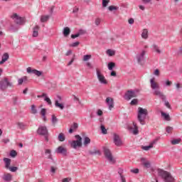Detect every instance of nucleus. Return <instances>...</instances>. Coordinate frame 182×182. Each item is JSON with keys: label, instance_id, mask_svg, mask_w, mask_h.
I'll use <instances>...</instances> for the list:
<instances>
[{"label": "nucleus", "instance_id": "obj_46", "mask_svg": "<svg viewBox=\"0 0 182 182\" xmlns=\"http://www.w3.org/2000/svg\"><path fill=\"white\" fill-rule=\"evenodd\" d=\"M109 2H110V0H102L103 8H106V6H107V5H109Z\"/></svg>", "mask_w": 182, "mask_h": 182}, {"label": "nucleus", "instance_id": "obj_63", "mask_svg": "<svg viewBox=\"0 0 182 182\" xmlns=\"http://www.w3.org/2000/svg\"><path fill=\"white\" fill-rule=\"evenodd\" d=\"M117 74L115 71L112 70L110 73V76L116 77Z\"/></svg>", "mask_w": 182, "mask_h": 182}, {"label": "nucleus", "instance_id": "obj_5", "mask_svg": "<svg viewBox=\"0 0 182 182\" xmlns=\"http://www.w3.org/2000/svg\"><path fill=\"white\" fill-rule=\"evenodd\" d=\"M9 87H14V83L9 77H4L0 80V90L5 92Z\"/></svg>", "mask_w": 182, "mask_h": 182}, {"label": "nucleus", "instance_id": "obj_39", "mask_svg": "<svg viewBox=\"0 0 182 182\" xmlns=\"http://www.w3.org/2000/svg\"><path fill=\"white\" fill-rule=\"evenodd\" d=\"M109 11H110V12H113V11H117L119 9V6H109L108 7Z\"/></svg>", "mask_w": 182, "mask_h": 182}, {"label": "nucleus", "instance_id": "obj_50", "mask_svg": "<svg viewBox=\"0 0 182 182\" xmlns=\"http://www.w3.org/2000/svg\"><path fill=\"white\" fill-rule=\"evenodd\" d=\"M77 127H79V124H77V123L74 122L73 125H71V128L73 130H76V129H77Z\"/></svg>", "mask_w": 182, "mask_h": 182}, {"label": "nucleus", "instance_id": "obj_38", "mask_svg": "<svg viewBox=\"0 0 182 182\" xmlns=\"http://www.w3.org/2000/svg\"><path fill=\"white\" fill-rule=\"evenodd\" d=\"M26 80H27V77H23L22 78H19L18 80V85L19 86H21V85H22V83H23V82H25Z\"/></svg>", "mask_w": 182, "mask_h": 182}, {"label": "nucleus", "instance_id": "obj_49", "mask_svg": "<svg viewBox=\"0 0 182 182\" xmlns=\"http://www.w3.org/2000/svg\"><path fill=\"white\" fill-rule=\"evenodd\" d=\"M10 171H11L12 173H15V171H16L18 170V167L16 166H10L8 168Z\"/></svg>", "mask_w": 182, "mask_h": 182}, {"label": "nucleus", "instance_id": "obj_35", "mask_svg": "<svg viewBox=\"0 0 182 182\" xmlns=\"http://www.w3.org/2000/svg\"><path fill=\"white\" fill-rule=\"evenodd\" d=\"M83 144L84 146H87L88 144H90V138L85 136Z\"/></svg>", "mask_w": 182, "mask_h": 182}, {"label": "nucleus", "instance_id": "obj_12", "mask_svg": "<svg viewBox=\"0 0 182 182\" xmlns=\"http://www.w3.org/2000/svg\"><path fill=\"white\" fill-rule=\"evenodd\" d=\"M55 151L58 154H62V156H63L64 157H66V156H68V149L62 146H58L56 149Z\"/></svg>", "mask_w": 182, "mask_h": 182}, {"label": "nucleus", "instance_id": "obj_55", "mask_svg": "<svg viewBox=\"0 0 182 182\" xmlns=\"http://www.w3.org/2000/svg\"><path fill=\"white\" fill-rule=\"evenodd\" d=\"M154 75H155L156 76H160V70H159V69L155 70Z\"/></svg>", "mask_w": 182, "mask_h": 182}, {"label": "nucleus", "instance_id": "obj_59", "mask_svg": "<svg viewBox=\"0 0 182 182\" xmlns=\"http://www.w3.org/2000/svg\"><path fill=\"white\" fill-rule=\"evenodd\" d=\"M50 173H53V174H55V173H56V168L51 166L50 167Z\"/></svg>", "mask_w": 182, "mask_h": 182}, {"label": "nucleus", "instance_id": "obj_40", "mask_svg": "<svg viewBox=\"0 0 182 182\" xmlns=\"http://www.w3.org/2000/svg\"><path fill=\"white\" fill-rule=\"evenodd\" d=\"M31 113L32 114H36L38 113V109H36L35 105H31Z\"/></svg>", "mask_w": 182, "mask_h": 182}, {"label": "nucleus", "instance_id": "obj_4", "mask_svg": "<svg viewBox=\"0 0 182 182\" xmlns=\"http://www.w3.org/2000/svg\"><path fill=\"white\" fill-rule=\"evenodd\" d=\"M139 95H140V89L139 88L128 90L124 95V99H125V100H132L133 97H137Z\"/></svg>", "mask_w": 182, "mask_h": 182}, {"label": "nucleus", "instance_id": "obj_60", "mask_svg": "<svg viewBox=\"0 0 182 182\" xmlns=\"http://www.w3.org/2000/svg\"><path fill=\"white\" fill-rule=\"evenodd\" d=\"M171 130H173V127H166V133H170V132H171Z\"/></svg>", "mask_w": 182, "mask_h": 182}, {"label": "nucleus", "instance_id": "obj_21", "mask_svg": "<svg viewBox=\"0 0 182 182\" xmlns=\"http://www.w3.org/2000/svg\"><path fill=\"white\" fill-rule=\"evenodd\" d=\"M88 153L90 156H96V155L101 156V154H102L100 151L97 150L96 149H95L94 151H89Z\"/></svg>", "mask_w": 182, "mask_h": 182}, {"label": "nucleus", "instance_id": "obj_6", "mask_svg": "<svg viewBox=\"0 0 182 182\" xmlns=\"http://www.w3.org/2000/svg\"><path fill=\"white\" fill-rule=\"evenodd\" d=\"M75 139L71 142V147L73 149H77V147H82V136L80 135H75Z\"/></svg>", "mask_w": 182, "mask_h": 182}, {"label": "nucleus", "instance_id": "obj_61", "mask_svg": "<svg viewBox=\"0 0 182 182\" xmlns=\"http://www.w3.org/2000/svg\"><path fill=\"white\" fill-rule=\"evenodd\" d=\"M97 116H102L103 114V112L101 109H98L97 112Z\"/></svg>", "mask_w": 182, "mask_h": 182}, {"label": "nucleus", "instance_id": "obj_56", "mask_svg": "<svg viewBox=\"0 0 182 182\" xmlns=\"http://www.w3.org/2000/svg\"><path fill=\"white\" fill-rule=\"evenodd\" d=\"M100 22H101L100 18H97V19H95V25H96L97 26H99V25H100Z\"/></svg>", "mask_w": 182, "mask_h": 182}, {"label": "nucleus", "instance_id": "obj_64", "mask_svg": "<svg viewBox=\"0 0 182 182\" xmlns=\"http://www.w3.org/2000/svg\"><path fill=\"white\" fill-rule=\"evenodd\" d=\"M69 181H70L69 178H65L63 179L62 182H69Z\"/></svg>", "mask_w": 182, "mask_h": 182}, {"label": "nucleus", "instance_id": "obj_20", "mask_svg": "<svg viewBox=\"0 0 182 182\" xmlns=\"http://www.w3.org/2000/svg\"><path fill=\"white\" fill-rule=\"evenodd\" d=\"M17 126L20 130H26V127H28V124L23 122H18Z\"/></svg>", "mask_w": 182, "mask_h": 182}, {"label": "nucleus", "instance_id": "obj_9", "mask_svg": "<svg viewBox=\"0 0 182 182\" xmlns=\"http://www.w3.org/2000/svg\"><path fill=\"white\" fill-rule=\"evenodd\" d=\"M113 141L117 147H120V146L123 144V141H122V139H120V136L116 133H114L113 134Z\"/></svg>", "mask_w": 182, "mask_h": 182}, {"label": "nucleus", "instance_id": "obj_18", "mask_svg": "<svg viewBox=\"0 0 182 182\" xmlns=\"http://www.w3.org/2000/svg\"><path fill=\"white\" fill-rule=\"evenodd\" d=\"M3 180L6 182L12 181V175L11 173H6L3 176Z\"/></svg>", "mask_w": 182, "mask_h": 182}, {"label": "nucleus", "instance_id": "obj_1", "mask_svg": "<svg viewBox=\"0 0 182 182\" xmlns=\"http://www.w3.org/2000/svg\"><path fill=\"white\" fill-rule=\"evenodd\" d=\"M151 88L154 90V95L155 96H158L159 99H161L163 102L165 103V106L168 107V109H171V105H170V102L166 100V95L160 91V86L156 82H154V78H151L150 80Z\"/></svg>", "mask_w": 182, "mask_h": 182}, {"label": "nucleus", "instance_id": "obj_33", "mask_svg": "<svg viewBox=\"0 0 182 182\" xmlns=\"http://www.w3.org/2000/svg\"><path fill=\"white\" fill-rule=\"evenodd\" d=\"M51 123H52V124H53V126H55V124H56V123H58V118L56 117V116L55 114H53L51 117Z\"/></svg>", "mask_w": 182, "mask_h": 182}, {"label": "nucleus", "instance_id": "obj_14", "mask_svg": "<svg viewBox=\"0 0 182 182\" xmlns=\"http://www.w3.org/2000/svg\"><path fill=\"white\" fill-rule=\"evenodd\" d=\"M27 73H30L31 75H36V76H42V71H39L36 69H32V68H27Z\"/></svg>", "mask_w": 182, "mask_h": 182}, {"label": "nucleus", "instance_id": "obj_2", "mask_svg": "<svg viewBox=\"0 0 182 182\" xmlns=\"http://www.w3.org/2000/svg\"><path fill=\"white\" fill-rule=\"evenodd\" d=\"M158 176L164 180V182H175L176 179L171 176V173L167 171L158 168Z\"/></svg>", "mask_w": 182, "mask_h": 182}, {"label": "nucleus", "instance_id": "obj_57", "mask_svg": "<svg viewBox=\"0 0 182 182\" xmlns=\"http://www.w3.org/2000/svg\"><path fill=\"white\" fill-rule=\"evenodd\" d=\"M73 62H75V55H73V58L71 59V60L68 63V66H70Z\"/></svg>", "mask_w": 182, "mask_h": 182}, {"label": "nucleus", "instance_id": "obj_23", "mask_svg": "<svg viewBox=\"0 0 182 182\" xmlns=\"http://www.w3.org/2000/svg\"><path fill=\"white\" fill-rule=\"evenodd\" d=\"M55 107H58V109H60V110H63V109H65V105L62 103H59V100L55 101Z\"/></svg>", "mask_w": 182, "mask_h": 182}, {"label": "nucleus", "instance_id": "obj_19", "mask_svg": "<svg viewBox=\"0 0 182 182\" xmlns=\"http://www.w3.org/2000/svg\"><path fill=\"white\" fill-rule=\"evenodd\" d=\"M39 35V26H36L33 30V38H38Z\"/></svg>", "mask_w": 182, "mask_h": 182}, {"label": "nucleus", "instance_id": "obj_27", "mask_svg": "<svg viewBox=\"0 0 182 182\" xmlns=\"http://www.w3.org/2000/svg\"><path fill=\"white\" fill-rule=\"evenodd\" d=\"M148 33L149 31H147V29H144L141 33V38H143V39H147V38H149Z\"/></svg>", "mask_w": 182, "mask_h": 182}, {"label": "nucleus", "instance_id": "obj_3", "mask_svg": "<svg viewBox=\"0 0 182 182\" xmlns=\"http://www.w3.org/2000/svg\"><path fill=\"white\" fill-rule=\"evenodd\" d=\"M148 114L149 112L147 111V109H144L140 107L138 108L137 119L141 124H146V123H144V121L146 120V117Z\"/></svg>", "mask_w": 182, "mask_h": 182}, {"label": "nucleus", "instance_id": "obj_44", "mask_svg": "<svg viewBox=\"0 0 182 182\" xmlns=\"http://www.w3.org/2000/svg\"><path fill=\"white\" fill-rule=\"evenodd\" d=\"M139 103V100L137 99H134L131 101L130 105L131 106H136Z\"/></svg>", "mask_w": 182, "mask_h": 182}, {"label": "nucleus", "instance_id": "obj_17", "mask_svg": "<svg viewBox=\"0 0 182 182\" xmlns=\"http://www.w3.org/2000/svg\"><path fill=\"white\" fill-rule=\"evenodd\" d=\"M141 161L142 162V164L145 168H150V167H151V164H150L149 161H146L145 158H141Z\"/></svg>", "mask_w": 182, "mask_h": 182}, {"label": "nucleus", "instance_id": "obj_34", "mask_svg": "<svg viewBox=\"0 0 182 182\" xmlns=\"http://www.w3.org/2000/svg\"><path fill=\"white\" fill-rule=\"evenodd\" d=\"M180 141H181V139H174L171 141V143L173 144V146H176V144H178Z\"/></svg>", "mask_w": 182, "mask_h": 182}, {"label": "nucleus", "instance_id": "obj_58", "mask_svg": "<svg viewBox=\"0 0 182 182\" xmlns=\"http://www.w3.org/2000/svg\"><path fill=\"white\" fill-rule=\"evenodd\" d=\"M172 83H173V82H171V81H170V80H166V81L165 82L166 86H171Z\"/></svg>", "mask_w": 182, "mask_h": 182}, {"label": "nucleus", "instance_id": "obj_29", "mask_svg": "<svg viewBox=\"0 0 182 182\" xmlns=\"http://www.w3.org/2000/svg\"><path fill=\"white\" fill-rule=\"evenodd\" d=\"M50 18V16H41V22H42V23L48 22V21H49Z\"/></svg>", "mask_w": 182, "mask_h": 182}, {"label": "nucleus", "instance_id": "obj_37", "mask_svg": "<svg viewBox=\"0 0 182 182\" xmlns=\"http://www.w3.org/2000/svg\"><path fill=\"white\" fill-rule=\"evenodd\" d=\"M65 134L63 133H60L58 135V140L59 141H65Z\"/></svg>", "mask_w": 182, "mask_h": 182}, {"label": "nucleus", "instance_id": "obj_10", "mask_svg": "<svg viewBox=\"0 0 182 182\" xmlns=\"http://www.w3.org/2000/svg\"><path fill=\"white\" fill-rule=\"evenodd\" d=\"M105 103L107 105L109 110H112L114 107V100L112 97H107L105 100Z\"/></svg>", "mask_w": 182, "mask_h": 182}, {"label": "nucleus", "instance_id": "obj_31", "mask_svg": "<svg viewBox=\"0 0 182 182\" xmlns=\"http://www.w3.org/2000/svg\"><path fill=\"white\" fill-rule=\"evenodd\" d=\"M109 70H113L114 68L116 67V63L113 62H109L107 65Z\"/></svg>", "mask_w": 182, "mask_h": 182}, {"label": "nucleus", "instance_id": "obj_47", "mask_svg": "<svg viewBox=\"0 0 182 182\" xmlns=\"http://www.w3.org/2000/svg\"><path fill=\"white\" fill-rule=\"evenodd\" d=\"M18 100H19V97H13V103H14V105H19V102H18Z\"/></svg>", "mask_w": 182, "mask_h": 182}, {"label": "nucleus", "instance_id": "obj_54", "mask_svg": "<svg viewBox=\"0 0 182 182\" xmlns=\"http://www.w3.org/2000/svg\"><path fill=\"white\" fill-rule=\"evenodd\" d=\"M79 34H78V33H75V34H72L71 35V38H72V39H76V38H79Z\"/></svg>", "mask_w": 182, "mask_h": 182}, {"label": "nucleus", "instance_id": "obj_25", "mask_svg": "<svg viewBox=\"0 0 182 182\" xmlns=\"http://www.w3.org/2000/svg\"><path fill=\"white\" fill-rule=\"evenodd\" d=\"M3 160H4V161L5 164H6V166H5L6 168H9L10 167L9 166H11V159H9V158H4Z\"/></svg>", "mask_w": 182, "mask_h": 182}, {"label": "nucleus", "instance_id": "obj_24", "mask_svg": "<svg viewBox=\"0 0 182 182\" xmlns=\"http://www.w3.org/2000/svg\"><path fill=\"white\" fill-rule=\"evenodd\" d=\"M63 33L65 37L69 36V35H70V28H69V27L64 28Z\"/></svg>", "mask_w": 182, "mask_h": 182}, {"label": "nucleus", "instance_id": "obj_43", "mask_svg": "<svg viewBox=\"0 0 182 182\" xmlns=\"http://www.w3.org/2000/svg\"><path fill=\"white\" fill-rule=\"evenodd\" d=\"M73 100L74 102H77L78 105H82V102H80V100L79 97H76V95H73Z\"/></svg>", "mask_w": 182, "mask_h": 182}, {"label": "nucleus", "instance_id": "obj_48", "mask_svg": "<svg viewBox=\"0 0 182 182\" xmlns=\"http://www.w3.org/2000/svg\"><path fill=\"white\" fill-rule=\"evenodd\" d=\"M44 100L48 103V105H52V101L50 100V98H49L47 95L44 97Z\"/></svg>", "mask_w": 182, "mask_h": 182}, {"label": "nucleus", "instance_id": "obj_30", "mask_svg": "<svg viewBox=\"0 0 182 182\" xmlns=\"http://www.w3.org/2000/svg\"><path fill=\"white\" fill-rule=\"evenodd\" d=\"M152 47L154 52H156V53H159V54L161 53V50H160V48L159 47V46L154 44Z\"/></svg>", "mask_w": 182, "mask_h": 182}, {"label": "nucleus", "instance_id": "obj_15", "mask_svg": "<svg viewBox=\"0 0 182 182\" xmlns=\"http://www.w3.org/2000/svg\"><path fill=\"white\" fill-rule=\"evenodd\" d=\"M146 55V50H142L141 53L136 55V60L139 63H141L144 60V56Z\"/></svg>", "mask_w": 182, "mask_h": 182}, {"label": "nucleus", "instance_id": "obj_32", "mask_svg": "<svg viewBox=\"0 0 182 182\" xmlns=\"http://www.w3.org/2000/svg\"><path fill=\"white\" fill-rule=\"evenodd\" d=\"M100 130L102 134H107V129H106V127L101 124L100 125Z\"/></svg>", "mask_w": 182, "mask_h": 182}, {"label": "nucleus", "instance_id": "obj_62", "mask_svg": "<svg viewBox=\"0 0 182 182\" xmlns=\"http://www.w3.org/2000/svg\"><path fill=\"white\" fill-rule=\"evenodd\" d=\"M119 174H120L122 182H126V178H124V176L122 175V173H119Z\"/></svg>", "mask_w": 182, "mask_h": 182}, {"label": "nucleus", "instance_id": "obj_52", "mask_svg": "<svg viewBox=\"0 0 182 182\" xmlns=\"http://www.w3.org/2000/svg\"><path fill=\"white\" fill-rule=\"evenodd\" d=\"M77 33L80 36V35H85V33H86V31H85V30H83V29H80L78 31Z\"/></svg>", "mask_w": 182, "mask_h": 182}, {"label": "nucleus", "instance_id": "obj_16", "mask_svg": "<svg viewBox=\"0 0 182 182\" xmlns=\"http://www.w3.org/2000/svg\"><path fill=\"white\" fill-rule=\"evenodd\" d=\"M158 141V139H154L149 146H142L143 150L146 151H149V149H152L153 146L156 144Z\"/></svg>", "mask_w": 182, "mask_h": 182}, {"label": "nucleus", "instance_id": "obj_7", "mask_svg": "<svg viewBox=\"0 0 182 182\" xmlns=\"http://www.w3.org/2000/svg\"><path fill=\"white\" fill-rule=\"evenodd\" d=\"M104 156L107 159H108L110 163H114V159H113V156L112 155V151L107 147H103Z\"/></svg>", "mask_w": 182, "mask_h": 182}, {"label": "nucleus", "instance_id": "obj_11", "mask_svg": "<svg viewBox=\"0 0 182 182\" xmlns=\"http://www.w3.org/2000/svg\"><path fill=\"white\" fill-rule=\"evenodd\" d=\"M37 133L40 136H46V134H48V128L45 126H39Z\"/></svg>", "mask_w": 182, "mask_h": 182}, {"label": "nucleus", "instance_id": "obj_41", "mask_svg": "<svg viewBox=\"0 0 182 182\" xmlns=\"http://www.w3.org/2000/svg\"><path fill=\"white\" fill-rule=\"evenodd\" d=\"M89 59H92V55H85L83 56L82 60L84 62H87Z\"/></svg>", "mask_w": 182, "mask_h": 182}, {"label": "nucleus", "instance_id": "obj_22", "mask_svg": "<svg viewBox=\"0 0 182 182\" xmlns=\"http://www.w3.org/2000/svg\"><path fill=\"white\" fill-rule=\"evenodd\" d=\"M161 114L162 117H164V120H166V122H170V120H171V118H170V114H168L164 112H161Z\"/></svg>", "mask_w": 182, "mask_h": 182}, {"label": "nucleus", "instance_id": "obj_13", "mask_svg": "<svg viewBox=\"0 0 182 182\" xmlns=\"http://www.w3.org/2000/svg\"><path fill=\"white\" fill-rule=\"evenodd\" d=\"M13 19H16L15 22L17 25H23L25 23V21L23 20V18L18 16V14H14L12 16Z\"/></svg>", "mask_w": 182, "mask_h": 182}, {"label": "nucleus", "instance_id": "obj_45", "mask_svg": "<svg viewBox=\"0 0 182 182\" xmlns=\"http://www.w3.org/2000/svg\"><path fill=\"white\" fill-rule=\"evenodd\" d=\"M107 55H109V56H114V50H110V49H108L107 50Z\"/></svg>", "mask_w": 182, "mask_h": 182}, {"label": "nucleus", "instance_id": "obj_53", "mask_svg": "<svg viewBox=\"0 0 182 182\" xmlns=\"http://www.w3.org/2000/svg\"><path fill=\"white\" fill-rule=\"evenodd\" d=\"M131 173L134 174H139V168L131 169Z\"/></svg>", "mask_w": 182, "mask_h": 182}, {"label": "nucleus", "instance_id": "obj_8", "mask_svg": "<svg viewBox=\"0 0 182 182\" xmlns=\"http://www.w3.org/2000/svg\"><path fill=\"white\" fill-rule=\"evenodd\" d=\"M96 71H97V77L99 82L102 85H107V80H106L105 75H103L102 73H100V70H99L98 69H97Z\"/></svg>", "mask_w": 182, "mask_h": 182}, {"label": "nucleus", "instance_id": "obj_36", "mask_svg": "<svg viewBox=\"0 0 182 182\" xmlns=\"http://www.w3.org/2000/svg\"><path fill=\"white\" fill-rule=\"evenodd\" d=\"M9 59V54L8 53H5L1 57V60L6 62Z\"/></svg>", "mask_w": 182, "mask_h": 182}, {"label": "nucleus", "instance_id": "obj_28", "mask_svg": "<svg viewBox=\"0 0 182 182\" xmlns=\"http://www.w3.org/2000/svg\"><path fill=\"white\" fill-rule=\"evenodd\" d=\"M134 129L132 131L133 134H139V127H137V124L133 122Z\"/></svg>", "mask_w": 182, "mask_h": 182}, {"label": "nucleus", "instance_id": "obj_51", "mask_svg": "<svg viewBox=\"0 0 182 182\" xmlns=\"http://www.w3.org/2000/svg\"><path fill=\"white\" fill-rule=\"evenodd\" d=\"M80 44V43L79 41H76L75 43H73L70 46H72L73 48H76V46H79V45Z\"/></svg>", "mask_w": 182, "mask_h": 182}, {"label": "nucleus", "instance_id": "obj_26", "mask_svg": "<svg viewBox=\"0 0 182 182\" xmlns=\"http://www.w3.org/2000/svg\"><path fill=\"white\" fill-rule=\"evenodd\" d=\"M41 114L43 117V119L44 120V122H46V109L42 108L41 110Z\"/></svg>", "mask_w": 182, "mask_h": 182}, {"label": "nucleus", "instance_id": "obj_42", "mask_svg": "<svg viewBox=\"0 0 182 182\" xmlns=\"http://www.w3.org/2000/svg\"><path fill=\"white\" fill-rule=\"evenodd\" d=\"M18 155V153L16 152V151L15 150H11L10 151V156L14 159L15 157H16V156Z\"/></svg>", "mask_w": 182, "mask_h": 182}]
</instances>
